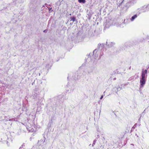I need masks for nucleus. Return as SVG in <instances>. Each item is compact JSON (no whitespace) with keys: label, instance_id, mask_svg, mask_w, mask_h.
<instances>
[{"label":"nucleus","instance_id":"f03ea898","mask_svg":"<svg viewBox=\"0 0 149 149\" xmlns=\"http://www.w3.org/2000/svg\"><path fill=\"white\" fill-rule=\"evenodd\" d=\"M149 10V4L144 5L140 8L137 9V10L139 12V14L142 12H145Z\"/></svg>","mask_w":149,"mask_h":149},{"label":"nucleus","instance_id":"f3484780","mask_svg":"<svg viewBox=\"0 0 149 149\" xmlns=\"http://www.w3.org/2000/svg\"><path fill=\"white\" fill-rule=\"evenodd\" d=\"M136 124H135L134 125V126L133 127V128H134V127H135L136 126Z\"/></svg>","mask_w":149,"mask_h":149},{"label":"nucleus","instance_id":"bb28decb","mask_svg":"<svg viewBox=\"0 0 149 149\" xmlns=\"http://www.w3.org/2000/svg\"><path fill=\"white\" fill-rule=\"evenodd\" d=\"M131 145L134 146V144H131Z\"/></svg>","mask_w":149,"mask_h":149},{"label":"nucleus","instance_id":"dca6fc26","mask_svg":"<svg viewBox=\"0 0 149 149\" xmlns=\"http://www.w3.org/2000/svg\"><path fill=\"white\" fill-rule=\"evenodd\" d=\"M136 124H135L134 125V126L133 127V128H134V127H135L136 126Z\"/></svg>","mask_w":149,"mask_h":149},{"label":"nucleus","instance_id":"2eb2a0df","mask_svg":"<svg viewBox=\"0 0 149 149\" xmlns=\"http://www.w3.org/2000/svg\"><path fill=\"white\" fill-rule=\"evenodd\" d=\"M47 31V30H45L43 31L44 32H46Z\"/></svg>","mask_w":149,"mask_h":149},{"label":"nucleus","instance_id":"4468645a","mask_svg":"<svg viewBox=\"0 0 149 149\" xmlns=\"http://www.w3.org/2000/svg\"><path fill=\"white\" fill-rule=\"evenodd\" d=\"M103 97V96L102 95L100 98V99L101 100Z\"/></svg>","mask_w":149,"mask_h":149},{"label":"nucleus","instance_id":"ddd939ff","mask_svg":"<svg viewBox=\"0 0 149 149\" xmlns=\"http://www.w3.org/2000/svg\"><path fill=\"white\" fill-rule=\"evenodd\" d=\"M5 118V120H7V117L6 116H5V118Z\"/></svg>","mask_w":149,"mask_h":149},{"label":"nucleus","instance_id":"9b49d317","mask_svg":"<svg viewBox=\"0 0 149 149\" xmlns=\"http://www.w3.org/2000/svg\"><path fill=\"white\" fill-rule=\"evenodd\" d=\"M106 45H107L108 47H111V44H108V42H107V41L106 42Z\"/></svg>","mask_w":149,"mask_h":149},{"label":"nucleus","instance_id":"9d476101","mask_svg":"<svg viewBox=\"0 0 149 149\" xmlns=\"http://www.w3.org/2000/svg\"><path fill=\"white\" fill-rule=\"evenodd\" d=\"M32 128V129H33L34 130V131H35L36 130V127L35 126V125H31V128Z\"/></svg>","mask_w":149,"mask_h":149},{"label":"nucleus","instance_id":"a211bd4d","mask_svg":"<svg viewBox=\"0 0 149 149\" xmlns=\"http://www.w3.org/2000/svg\"><path fill=\"white\" fill-rule=\"evenodd\" d=\"M136 124H135L134 125V126L133 127V128H134V127H135L136 126Z\"/></svg>","mask_w":149,"mask_h":149},{"label":"nucleus","instance_id":"39448f33","mask_svg":"<svg viewBox=\"0 0 149 149\" xmlns=\"http://www.w3.org/2000/svg\"><path fill=\"white\" fill-rule=\"evenodd\" d=\"M105 27L106 28H108L111 25V22L107 21L104 23Z\"/></svg>","mask_w":149,"mask_h":149},{"label":"nucleus","instance_id":"f257e3e1","mask_svg":"<svg viewBox=\"0 0 149 149\" xmlns=\"http://www.w3.org/2000/svg\"><path fill=\"white\" fill-rule=\"evenodd\" d=\"M147 70L143 69L141 72V77L140 78V88H143L146 84L147 77Z\"/></svg>","mask_w":149,"mask_h":149},{"label":"nucleus","instance_id":"b1692460","mask_svg":"<svg viewBox=\"0 0 149 149\" xmlns=\"http://www.w3.org/2000/svg\"><path fill=\"white\" fill-rule=\"evenodd\" d=\"M52 9V8H50L49 9V10H50Z\"/></svg>","mask_w":149,"mask_h":149},{"label":"nucleus","instance_id":"aec40b11","mask_svg":"<svg viewBox=\"0 0 149 149\" xmlns=\"http://www.w3.org/2000/svg\"><path fill=\"white\" fill-rule=\"evenodd\" d=\"M24 146V144H23L22 145V147H23V146Z\"/></svg>","mask_w":149,"mask_h":149},{"label":"nucleus","instance_id":"a878e982","mask_svg":"<svg viewBox=\"0 0 149 149\" xmlns=\"http://www.w3.org/2000/svg\"><path fill=\"white\" fill-rule=\"evenodd\" d=\"M9 121H11L12 120L11 119H9Z\"/></svg>","mask_w":149,"mask_h":149},{"label":"nucleus","instance_id":"412c9836","mask_svg":"<svg viewBox=\"0 0 149 149\" xmlns=\"http://www.w3.org/2000/svg\"><path fill=\"white\" fill-rule=\"evenodd\" d=\"M111 44H112V45H114V43L112 42H111Z\"/></svg>","mask_w":149,"mask_h":149},{"label":"nucleus","instance_id":"7ed1b4c3","mask_svg":"<svg viewBox=\"0 0 149 149\" xmlns=\"http://www.w3.org/2000/svg\"><path fill=\"white\" fill-rule=\"evenodd\" d=\"M96 49H95V50H94L93 52V57H95V59L96 60H98L100 58V56H98V54L99 52H96Z\"/></svg>","mask_w":149,"mask_h":149},{"label":"nucleus","instance_id":"423d86ee","mask_svg":"<svg viewBox=\"0 0 149 149\" xmlns=\"http://www.w3.org/2000/svg\"><path fill=\"white\" fill-rule=\"evenodd\" d=\"M139 15V14L138 15L136 14H135V15H134V16H132L130 19L131 21H133L135 19H136V18Z\"/></svg>","mask_w":149,"mask_h":149},{"label":"nucleus","instance_id":"5701e85b","mask_svg":"<svg viewBox=\"0 0 149 149\" xmlns=\"http://www.w3.org/2000/svg\"><path fill=\"white\" fill-rule=\"evenodd\" d=\"M22 146H21L19 148V149H21V148H22Z\"/></svg>","mask_w":149,"mask_h":149},{"label":"nucleus","instance_id":"6e6552de","mask_svg":"<svg viewBox=\"0 0 149 149\" xmlns=\"http://www.w3.org/2000/svg\"><path fill=\"white\" fill-rule=\"evenodd\" d=\"M104 46V44H100L99 45H98V47L99 48H100V47H101V48H103Z\"/></svg>","mask_w":149,"mask_h":149},{"label":"nucleus","instance_id":"20e7f679","mask_svg":"<svg viewBox=\"0 0 149 149\" xmlns=\"http://www.w3.org/2000/svg\"><path fill=\"white\" fill-rule=\"evenodd\" d=\"M26 128L27 130L29 131L30 132H34V130L33 129L31 128V124L30 123H28L27 124L26 127Z\"/></svg>","mask_w":149,"mask_h":149},{"label":"nucleus","instance_id":"4be33fe9","mask_svg":"<svg viewBox=\"0 0 149 149\" xmlns=\"http://www.w3.org/2000/svg\"><path fill=\"white\" fill-rule=\"evenodd\" d=\"M22 146H21L19 148V149H21V148H22Z\"/></svg>","mask_w":149,"mask_h":149},{"label":"nucleus","instance_id":"6ab92c4d","mask_svg":"<svg viewBox=\"0 0 149 149\" xmlns=\"http://www.w3.org/2000/svg\"><path fill=\"white\" fill-rule=\"evenodd\" d=\"M136 124H135L134 125V126L133 127V128H134V127H135L136 126Z\"/></svg>","mask_w":149,"mask_h":149},{"label":"nucleus","instance_id":"c85d7f7f","mask_svg":"<svg viewBox=\"0 0 149 149\" xmlns=\"http://www.w3.org/2000/svg\"><path fill=\"white\" fill-rule=\"evenodd\" d=\"M140 120V119H139V120Z\"/></svg>","mask_w":149,"mask_h":149},{"label":"nucleus","instance_id":"1a4fd4ad","mask_svg":"<svg viewBox=\"0 0 149 149\" xmlns=\"http://www.w3.org/2000/svg\"><path fill=\"white\" fill-rule=\"evenodd\" d=\"M71 21H72L73 22H74L75 20V18L74 17H70Z\"/></svg>","mask_w":149,"mask_h":149},{"label":"nucleus","instance_id":"cd10ccee","mask_svg":"<svg viewBox=\"0 0 149 149\" xmlns=\"http://www.w3.org/2000/svg\"><path fill=\"white\" fill-rule=\"evenodd\" d=\"M70 15H71V14H70Z\"/></svg>","mask_w":149,"mask_h":149},{"label":"nucleus","instance_id":"f8f14e48","mask_svg":"<svg viewBox=\"0 0 149 149\" xmlns=\"http://www.w3.org/2000/svg\"><path fill=\"white\" fill-rule=\"evenodd\" d=\"M95 141H94L93 142V146L94 145H95Z\"/></svg>","mask_w":149,"mask_h":149},{"label":"nucleus","instance_id":"0eeeda50","mask_svg":"<svg viewBox=\"0 0 149 149\" xmlns=\"http://www.w3.org/2000/svg\"><path fill=\"white\" fill-rule=\"evenodd\" d=\"M78 1L80 3H84L86 2L85 0H78Z\"/></svg>","mask_w":149,"mask_h":149},{"label":"nucleus","instance_id":"393cba45","mask_svg":"<svg viewBox=\"0 0 149 149\" xmlns=\"http://www.w3.org/2000/svg\"><path fill=\"white\" fill-rule=\"evenodd\" d=\"M116 79V78H114V80H115Z\"/></svg>","mask_w":149,"mask_h":149}]
</instances>
